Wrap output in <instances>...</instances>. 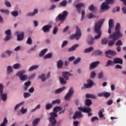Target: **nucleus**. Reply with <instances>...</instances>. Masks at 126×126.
Wrapping results in <instances>:
<instances>
[{"mask_svg":"<svg viewBox=\"0 0 126 126\" xmlns=\"http://www.w3.org/2000/svg\"><path fill=\"white\" fill-rule=\"evenodd\" d=\"M120 29L121 25L120 23H117L115 27V32L109 35V38L113 39V40H110L108 42V46L110 47L114 46L115 45V41L123 37V33H121Z\"/></svg>","mask_w":126,"mask_h":126,"instance_id":"nucleus-1","label":"nucleus"},{"mask_svg":"<svg viewBox=\"0 0 126 126\" xmlns=\"http://www.w3.org/2000/svg\"><path fill=\"white\" fill-rule=\"evenodd\" d=\"M63 110V107L61 106H56L53 108V112H51L49 115L50 117L49 118V121L51 124V126H56V124H57V120H56V118L58 117V114L57 113L59 112V111H62Z\"/></svg>","mask_w":126,"mask_h":126,"instance_id":"nucleus-2","label":"nucleus"},{"mask_svg":"<svg viewBox=\"0 0 126 126\" xmlns=\"http://www.w3.org/2000/svg\"><path fill=\"white\" fill-rule=\"evenodd\" d=\"M104 21L105 19H102L95 24L94 31L95 33H96V34H97V35L94 36V39H95V40H97V39H99V38L101 37V35H102V31H101V28Z\"/></svg>","mask_w":126,"mask_h":126,"instance_id":"nucleus-3","label":"nucleus"},{"mask_svg":"<svg viewBox=\"0 0 126 126\" xmlns=\"http://www.w3.org/2000/svg\"><path fill=\"white\" fill-rule=\"evenodd\" d=\"M76 31L75 34H72L70 36V39L71 40H73V39H76V40H78L79 39H80V37H81V31H80V29H79V28L77 26L76 27Z\"/></svg>","mask_w":126,"mask_h":126,"instance_id":"nucleus-4","label":"nucleus"},{"mask_svg":"<svg viewBox=\"0 0 126 126\" xmlns=\"http://www.w3.org/2000/svg\"><path fill=\"white\" fill-rule=\"evenodd\" d=\"M68 15V12L67 11H63V14L58 15V17H56L55 19L56 21H58L59 20L61 21V23H63L64 20H65V18Z\"/></svg>","mask_w":126,"mask_h":126,"instance_id":"nucleus-5","label":"nucleus"},{"mask_svg":"<svg viewBox=\"0 0 126 126\" xmlns=\"http://www.w3.org/2000/svg\"><path fill=\"white\" fill-rule=\"evenodd\" d=\"M25 72H26V71L24 70H23L19 71L16 74V76H19L21 81H25V80H26V79L28 78V76H27V75H24V73H25Z\"/></svg>","mask_w":126,"mask_h":126,"instance_id":"nucleus-6","label":"nucleus"},{"mask_svg":"<svg viewBox=\"0 0 126 126\" xmlns=\"http://www.w3.org/2000/svg\"><path fill=\"white\" fill-rule=\"evenodd\" d=\"M73 94V89L71 88L69 90L68 93L66 94V95L64 97L65 100L66 101H67V100H68V101H70V97Z\"/></svg>","mask_w":126,"mask_h":126,"instance_id":"nucleus-7","label":"nucleus"},{"mask_svg":"<svg viewBox=\"0 0 126 126\" xmlns=\"http://www.w3.org/2000/svg\"><path fill=\"white\" fill-rule=\"evenodd\" d=\"M5 34L7 35L4 39V41H8L11 39V31H10V30H7V31H5Z\"/></svg>","mask_w":126,"mask_h":126,"instance_id":"nucleus-8","label":"nucleus"},{"mask_svg":"<svg viewBox=\"0 0 126 126\" xmlns=\"http://www.w3.org/2000/svg\"><path fill=\"white\" fill-rule=\"evenodd\" d=\"M100 64V61H96L92 63L90 65V69H94Z\"/></svg>","mask_w":126,"mask_h":126,"instance_id":"nucleus-9","label":"nucleus"},{"mask_svg":"<svg viewBox=\"0 0 126 126\" xmlns=\"http://www.w3.org/2000/svg\"><path fill=\"white\" fill-rule=\"evenodd\" d=\"M62 75L65 80H68L69 79L68 76H72L73 75L70 74L69 72L65 71L62 72Z\"/></svg>","mask_w":126,"mask_h":126,"instance_id":"nucleus-10","label":"nucleus"},{"mask_svg":"<svg viewBox=\"0 0 126 126\" xmlns=\"http://www.w3.org/2000/svg\"><path fill=\"white\" fill-rule=\"evenodd\" d=\"M79 111H81L84 113H90L91 112V108L90 107H78Z\"/></svg>","mask_w":126,"mask_h":126,"instance_id":"nucleus-11","label":"nucleus"},{"mask_svg":"<svg viewBox=\"0 0 126 126\" xmlns=\"http://www.w3.org/2000/svg\"><path fill=\"white\" fill-rule=\"evenodd\" d=\"M16 33L17 34V41H22L24 38V32H22L19 34V32H17Z\"/></svg>","mask_w":126,"mask_h":126,"instance_id":"nucleus-12","label":"nucleus"},{"mask_svg":"<svg viewBox=\"0 0 126 126\" xmlns=\"http://www.w3.org/2000/svg\"><path fill=\"white\" fill-rule=\"evenodd\" d=\"M87 82L88 84H85V88H91L94 85V83L90 79L87 80Z\"/></svg>","mask_w":126,"mask_h":126,"instance_id":"nucleus-13","label":"nucleus"},{"mask_svg":"<svg viewBox=\"0 0 126 126\" xmlns=\"http://www.w3.org/2000/svg\"><path fill=\"white\" fill-rule=\"evenodd\" d=\"M116 52L113 50H108L105 51V56L106 57H107V58H110V56H109V55L110 56H116Z\"/></svg>","mask_w":126,"mask_h":126,"instance_id":"nucleus-14","label":"nucleus"},{"mask_svg":"<svg viewBox=\"0 0 126 126\" xmlns=\"http://www.w3.org/2000/svg\"><path fill=\"white\" fill-rule=\"evenodd\" d=\"M109 8H110V6H109V4H108L106 2H104L102 3L101 5V10H108Z\"/></svg>","mask_w":126,"mask_h":126,"instance_id":"nucleus-15","label":"nucleus"},{"mask_svg":"<svg viewBox=\"0 0 126 126\" xmlns=\"http://www.w3.org/2000/svg\"><path fill=\"white\" fill-rule=\"evenodd\" d=\"M83 6H85V5L83 4V3H80L75 5L76 8H77L78 13H81V8H80L83 7Z\"/></svg>","mask_w":126,"mask_h":126,"instance_id":"nucleus-16","label":"nucleus"},{"mask_svg":"<svg viewBox=\"0 0 126 126\" xmlns=\"http://www.w3.org/2000/svg\"><path fill=\"white\" fill-rule=\"evenodd\" d=\"M51 28H52L51 25H47L43 27L41 29L44 33H47V32H49L50 31V29H51Z\"/></svg>","mask_w":126,"mask_h":126,"instance_id":"nucleus-17","label":"nucleus"},{"mask_svg":"<svg viewBox=\"0 0 126 126\" xmlns=\"http://www.w3.org/2000/svg\"><path fill=\"white\" fill-rule=\"evenodd\" d=\"M82 117V114L80 111H76L74 115L73 116V120H76L77 118H81Z\"/></svg>","mask_w":126,"mask_h":126,"instance_id":"nucleus-18","label":"nucleus"},{"mask_svg":"<svg viewBox=\"0 0 126 126\" xmlns=\"http://www.w3.org/2000/svg\"><path fill=\"white\" fill-rule=\"evenodd\" d=\"M113 61H114L115 64L116 63H120V64H123V63H124L123 59L120 58H114Z\"/></svg>","mask_w":126,"mask_h":126,"instance_id":"nucleus-19","label":"nucleus"},{"mask_svg":"<svg viewBox=\"0 0 126 126\" xmlns=\"http://www.w3.org/2000/svg\"><path fill=\"white\" fill-rule=\"evenodd\" d=\"M115 64V61L113 60V61H112V60H108L106 63L105 66H114Z\"/></svg>","mask_w":126,"mask_h":126,"instance_id":"nucleus-20","label":"nucleus"},{"mask_svg":"<svg viewBox=\"0 0 126 126\" xmlns=\"http://www.w3.org/2000/svg\"><path fill=\"white\" fill-rule=\"evenodd\" d=\"M79 47V44H75L71 47L68 48V52H73V51H75L76 48H78Z\"/></svg>","mask_w":126,"mask_h":126,"instance_id":"nucleus-21","label":"nucleus"},{"mask_svg":"<svg viewBox=\"0 0 126 126\" xmlns=\"http://www.w3.org/2000/svg\"><path fill=\"white\" fill-rule=\"evenodd\" d=\"M0 96L1 97L2 101H6V99H7V94H3V92L0 93Z\"/></svg>","mask_w":126,"mask_h":126,"instance_id":"nucleus-22","label":"nucleus"},{"mask_svg":"<svg viewBox=\"0 0 126 126\" xmlns=\"http://www.w3.org/2000/svg\"><path fill=\"white\" fill-rule=\"evenodd\" d=\"M94 50V48L93 47H90L88 48H86L84 50V53L85 54H88V53H90L92 52Z\"/></svg>","mask_w":126,"mask_h":126,"instance_id":"nucleus-23","label":"nucleus"},{"mask_svg":"<svg viewBox=\"0 0 126 126\" xmlns=\"http://www.w3.org/2000/svg\"><path fill=\"white\" fill-rule=\"evenodd\" d=\"M64 89H65V87H63L61 88L58 89L55 91V94H59L61 93V92H63Z\"/></svg>","mask_w":126,"mask_h":126,"instance_id":"nucleus-24","label":"nucleus"},{"mask_svg":"<svg viewBox=\"0 0 126 126\" xmlns=\"http://www.w3.org/2000/svg\"><path fill=\"white\" fill-rule=\"evenodd\" d=\"M63 65V62L62 60H59L57 62V67L58 68H62Z\"/></svg>","mask_w":126,"mask_h":126,"instance_id":"nucleus-25","label":"nucleus"},{"mask_svg":"<svg viewBox=\"0 0 126 126\" xmlns=\"http://www.w3.org/2000/svg\"><path fill=\"white\" fill-rule=\"evenodd\" d=\"M38 13V9H35L32 13H29L27 14V16H34L35 14Z\"/></svg>","mask_w":126,"mask_h":126,"instance_id":"nucleus-26","label":"nucleus"},{"mask_svg":"<svg viewBox=\"0 0 126 126\" xmlns=\"http://www.w3.org/2000/svg\"><path fill=\"white\" fill-rule=\"evenodd\" d=\"M103 112H105L104 110V108H102L101 110H100L98 112V117L102 119V118H104V114H103Z\"/></svg>","mask_w":126,"mask_h":126,"instance_id":"nucleus-27","label":"nucleus"},{"mask_svg":"<svg viewBox=\"0 0 126 126\" xmlns=\"http://www.w3.org/2000/svg\"><path fill=\"white\" fill-rule=\"evenodd\" d=\"M7 123H8V121H7V118L5 117L4 118L3 121L1 124V125H0V126H6Z\"/></svg>","mask_w":126,"mask_h":126,"instance_id":"nucleus-28","label":"nucleus"},{"mask_svg":"<svg viewBox=\"0 0 126 126\" xmlns=\"http://www.w3.org/2000/svg\"><path fill=\"white\" fill-rule=\"evenodd\" d=\"M85 104L86 106H88V107L91 106V105H92V101H91V99H86Z\"/></svg>","mask_w":126,"mask_h":126,"instance_id":"nucleus-29","label":"nucleus"},{"mask_svg":"<svg viewBox=\"0 0 126 126\" xmlns=\"http://www.w3.org/2000/svg\"><path fill=\"white\" fill-rule=\"evenodd\" d=\"M39 67V65H33L30 67L29 69V71H32L35 69H37Z\"/></svg>","mask_w":126,"mask_h":126,"instance_id":"nucleus-30","label":"nucleus"},{"mask_svg":"<svg viewBox=\"0 0 126 126\" xmlns=\"http://www.w3.org/2000/svg\"><path fill=\"white\" fill-rule=\"evenodd\" d=\"M40 122V118H37L35 120H34L32 122V126H36L38 124H39V122Z\"/></svg>","mask_w":126,"mask_h":126,"instance_id":"nucleus-31","label":"nucleus"},{"mask_svg":"<svg viewBox=\"0 0 126 126\" xmlns=\"http://www.w3.org/2000/svg\"><path fill=\"white\" fill-rule=\"evenodd\" d=\"M94 54L97 56H102L103 52L101 50H96L94 51Z\"/></svg>","mask_w":126,"mask_h":126,"instance_id":"nucleus-32","label":"nucleus"},{"mask_svg":"<svg viewBox=\"0 0 126 126\" xmlns=\"http://www.w3.org/2000/svg\"><path fill=\"white\" fill-rule=\"evenodd\" d=\"M86 98H91L92 99H96V96L94 94H86Z\"/></svg>","mask_w":126,"mask_h":126,"instance_id":"nucleus-33","label":"nucleus"},{"mask_svg":"<svg viewBox=\"0 0 126 126\" xmlns=\"http://www.w3.org/2000/svg\"><path fill=\"white\" fill-rule=\"evenodd\" d=\"M12 71H13L12 67H11V66H8L7 68V74H9L11 72H12Z\"/></svg>","mask_w":126,"mask_h":126,"instance_id":"nucleus-34","label":"nucleus"},{"mask_svg":"<svg viewBox=\"0 0 126 126\" xmlns=\"http://www.w3.org/2000/svg\"><path fill=\"white\" fill-rule=\"evenodd\" d=\"M59 80L61 83V84H63V85H64V84H66V81L64 80V79L62 77H59Z\"/></svg>","mask_w":126,"mask_h":126,"instance_id":"nucleus-35","label":"nucleus"},{"mask_svg":"<svg viewBox=\"0 0 126 126\" xmlns=\"http://www.w3.org/2000/svg\"><path fill=\"white\" fill-rule=\"evenodd\" d=\"M109 27L113 28L114 27V21L113 19H111L109 20L108 22Z\"/></svg>","mask_w":126,"mask_h":126,"instance_id":"nucleus-36","label":"nucleus"},{"mask_svg":"<svg viewBox=\"0 0 126 126\" xmlns=\"http://www.w3.org/2000/svg\"><path fill=\"white\" fill-rule=\"evenodd\" d=\"M67 4V1L66 0H64L61 2H60V5L61 6H63L64 7Z\"/></svg>","mask_w":126,"mask_h":126,"instance_id":"nucleus-37","label":"nucleus"},{"mask_svg":"<svg viewBox=\"0 0 126 126\" xmlns=\"http://www.w3.org/2000/svg\"><path fill=\"white\" fill-rule=\"evenodd\" d=\"M88 44H89V45H93V44H94V38H89L88 39Z\"/></svg>","mask_w":126,"mask_h":126,"instance_id":"nucleus-38","label":"nucleus"},{"mask_svg":"<svg viewBox=\"0 0 126 126\" xmlns=\"http://www.w3.org/2000/svg\"><path fill=\"white\" fill-rule=\"evenodd\" d=\"M48 51V49H44L41 51L40 52V54H39L40 57H43L46 53H47V51Z\"/></svg>","mask_w":126,"mask_h":126,"instance_id":"nucleus-39","label":"nucleus"},{"mask_svg":"<svg viewBox=\"0 0 126 126\" xmlns=\"http://www.w3.org/2000/svg\"><path fill=\"white\" fill-rule=\"evenodd\" d=\"M53 57V54L52 53H48L44 56L43 59H51Z\"/></svg>","mask_w":126,"mask_h":126,"instance_id":"nucleus-40","label":"nucleus"},{"mask_svg":"<svg viewBox=\"0 0 126 126\" xmlns=\"http://www.w3.org/2000/svg\"><path fill=\"white\" fill-rule=\"evenodd\" d=\"M0 11L2 13H5V14H7V15H8V14H9V11L8 10L1 9Z\"/></svg>","mask_w":126,"mask_h":126,"instance_id":"nucleus-41","label":"nucleus"},{"mask_svg":"<svg viewBox=\"0 0 126 126\" xmlns=\"http://www.w3.org/2000/svg\"><path fill=\"white\" fill-rule=\"evenodd\" d=\"M103 75H104V72H100L97 73V77L98 79H101V78H102V77H103Z\"/></svg>","mask_w":126,"mask_h":126,"instance_id":"nucleus-42","label":"nucleus"},{"mask_svg":"<svg viewBox=\"0 0 126 126\" xmlns=\"http://www.w3.org/2000/svg\"><path fill=\"white\" fill-rule=\"evenodd\" d=\"M88 17L89 19H91L92 18H95L97 17L95 15L93 14V13H90L88 15Z\"/></svg>","mask_w":126,"mask_h":126,"instance_id":"nucleus-43","label":"nucleus"},{"mask_svg":"<svg viewBox=\"0 0 126 126\" xmlns=\"http://www.w3.org/2000/svg\"><path fill=\"white\" fill-rule=\"evenodd\" d=\"M39 78L41 79L42 81L44 82L46 80V76H45V74H42L41 75L39 76Z\"/></svg>","mask_w":126,"mask_h":126,"instance_id":"nucleus-44","label":"nucleus"},{"mask_svg":"<svg viewBox=\"0 0 126 126\" xmlns=\"http://www.w3.org/2000/svg\"><path fill=\"white\" fill-rule=\"evenodd\" d=\"M61 103V100L57 99L55 100H53L52 102V105H55V104H60Z\"/></svg>","mask_w":126,"mask_h":126,"instance_id":"nucleus-45","label":"nucleus"},{"mask_svg":"<svg viewBox=\"0 0 126 126\" xmlns=\"http://www.w3.org/2000/svg\"><path fill=\"white\" fill-rule=\"evenodd\" d=\"M105 1L108 4H113L115 2V0H105Z\"/></svg>","mask_w":126,"mask_h":126,"instance_id":"nucleus-46","label":"nucleus"},{"mask_svg":"<svg viewBox=\"0 0 126 126\" xmlns=\"http://www.w3.org/2000/svg\"><path fill=\"white\" fill-rule=\"evenodd\" d=\"M23 104H24V102H21V103L17 104L14 108V110H17V109H18V108H19V107H20V106H22V105H23Z\"/></svg>","mask_w":126,"mask_h":126,"instance_id":"nucleus-47","label":"nucleus"},{"mask_svg":"<svg viewBox=\"0 0 126 126\" xmlns=\"http://www.w3.org/2000/svg\"><path fill=\"white\" fill-rule=\"evenodd\" d=\"M108 43V39L107 38H103L101 40V44L102 45H106Z\"/></svg>","mask_w":126,"mask_h":126,"instance_id":"nucleus-48","label":"nucleus"},{"mask_svg":"<svg viewBox=\"0 0 126 126\" xmlns=\"http://www.w3.org/2000/svg\"><path fill=\"white\" fill-rule=\"evenodd\" d=\"M40 108H41V105L40 104H38L33 109L31 110L32 113L35 112L36 110H37V109H40Z\"/></svg>","mask_w":126,"mask_h":126,"instance_id":"nucleus-49","label":"nucleus"},{"mask_svg":"<svg viewBox=\"0 0 126 126\" xmlns=\"http://www.w3.org/2000/svg\"><path fill=\"white\" fill-rule=\"evenodd\" d=\"M53 108V105L51 104L48 103L46 105V110H50V109H52Z\"/></svg>","mask_w":126,"mask_h":126,"instance_id":"nucleus-50","label":"nucleus"},{"mask_svg":"<svg viewBox=\"0 0 126 126\" xmlns=\"http://www.w3.org/2000/svg\"><path fill=\"white\" fill-rule=\"evenodd\" d=\"M81 61V58H78L76 59V60H75L74 61L73 63L74 64H77V63H79V62H80Z\"/></svg>","mask_w":126,"mask_h":126,"instance_id":"nucleus-51","label":"nucleus"},{"mask_svg":"<svg viewBox=\"0 0 126 126\" xmlns=\"http://www.w3.org/2000/svg\"><path fill=\"white\" fill-rule=\"evenodd\" d=\"M116 46H122L123 45V42L122 40H119L116 43Z\"/></svg>","mask_w":126,"mask_h":126,"instance_id":"nucleus-52","label":"nucleus"},{"mask_svg":"<svg viewBox=\"0 0 126 126\" xmlns=\"http://www.w3.org/2000/svg\"><path fill=\"white\" fill-rule=\"evenodd\" d=\"M27 44L28 45H31L32 44V39L29 37L27 40Z\"/></svg>","mask_w":126,"mask_h":126,"instance_id":"nucleus-53","label":"nucleus"},{"mask_svg":"<svg viewBox=\"0 0 126 126\" xmlns=\"http://www.w3.org/2000/svg\"><path fill=\"white\" fill-rule=\"evenodd\" d=\"M12 15L16 17V16H18V12L17 11H14L11 12Z\"/></svg>","mask_w":126,"mask_h":126,"instance_id":"nucleus-54","label":"nucleus"},{"mask_svg":"<svg viewBox=\"0 0 126 126\" xmlns=\"http://www.w3.org/2000/svg\"><path fill=\"white\" fill-rule=\"evenodd\" d=\"M20 66V64L19 63H16L13 65V67L14 69H18Z\"/></svg>","mask_w":126,"mask_h":126,"instance_id":"nucleus-55","label":"nucleus"},{"mask_svg":"<svg viewBox=\"0 0 126 126\" xmlns=\"http://www.w3.org/2000/svg\"><path fill=\"white\" fill-rule=\"evenodd\" d=\"M31 96V94L29 93H24V98H28V97H30Z\"/></svg>","mask_w":126,"mask_h":126,"instance_id":"nucleus-56","label":"nucleus"},{"mask_svg":"<svg viewBox=\"0 0 126 126\" xmlns=\"http://www.w3.org/2000/svg\"><path fill=\"white\" fill-rule=\"evenodd\" d=\"M58 30H59V28H58V27L55 26V27L54 28V29L53 30V34H57Z\"/></svg>","mask_w":126,"mask_h":126,"instance_id":"nucleus-57","label":"nucleus"},{"mask_svg":"<svg viewBox=\"0 0 126 126\" xmlns=\"http://www.w3.org/2000/svg\"><path fill=\"white\" fill-rule=\"evenodd\" d=\"M109 96H111V93L108 92H104V96L105 98H108Z\"/></svg>","mask_w":126,"mask_h":126,"instance_id":"nucleus-58","label":"nucleus"},{"mask_svg":"<svg viewBox=\"0 0 126 126\" xmlns=\"http://www.w3.org/2000/svg\"><path fill=\"white\" fill-rule=\"evenodd\" d=\"M5 4L7 7H11V4H10V2L8 1H5Z\"/></svg>","mask_w":126,"mask_h":126,"instance_id":"nucleus-59","label":"nucleus"},{"mask_svg":"<svg viewBox=\"0 0 126 126\" xmlns=\"http://www.w3.org/2000/svg\"><path fill=\"white\" fill-rule=\"evenodd\" d=\"M95 76H96V73L95 72V71H93L91 73V78H94Z\"/></svg>","mask_w":126,"mask_h":126,"instance_id":"nucleus-60","label":"nucleus"},{"mask_svg":"<svg viewBox=\"0 0 126 126\" xmlns=\"http://www.w3.org/2000/svg\"><path fill=\"white\" fill-rule=\"evenodd\" d=\"M120 7H116L113 9V12L115 13L116 11L119 12L120 11Z\"/></svg>","mask_w":126,"mask_h":126,"instance_id":"nucleus-61","label":"nucleus"},{"mask_svg":"<svg viewBox=\"0 0 126 126\" xmlns=\"http://www.w3.org/2000/svg\"><path fill=\"white\" fill-rule=\"evenodd\" d=\"M21 112L23 114H26V113L27 112V109H24V107H22L21 109Z\"/></svg>","mask_w":126,"mask_h":126,"instance_id":"nucleus-62","label":"nucleus"},{"mask_svg":"<svg viewBox=\"0 0 126 126\" xmlns=\"http://www.w3.org/2000/svg\"><path fill=\"white\" fill-rule=\"evenodd\" d=\"M107 105H111L112 104H113V99L108 100L107 101Z\"/></svg>","mask_w":126,"mask_h":126,"instance_id":"nucleus-63","label":"nucleus"},{"mask_svg":"<svg viewBox=\"0 0 126 126\" xmlns=\"http://www.w3.org/2000/svg\"><path fill=\"white\" fill-rule=\"evenodd\" d=\"M122 10L124 14H126V7H123L122 8Z\"/></svg>","mask_w":126,"mask_h":126,"instance_id":"nucleus-64","label":"nucleus"}]
</instances>
